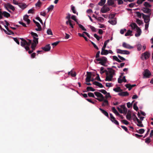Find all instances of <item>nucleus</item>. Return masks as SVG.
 <instances>
[{"label":"nucleus","mask_w":153,"mask_h":153,"mask_svg":"<svg viewBox=\"0 0 153 153\" xmlns=\"http://www.w3.org/2000/svg\"><path fill=\"white\" fill-rule=\"evenodd\" d=\"M110 120L112 122L114 121H115V118L113 116L112 114H110Z\"/></svg>","instance_id":"nucleus-35"},{"label":"nucleus","mask_w":153,"mask_h":153,"mask_svg":"<svg viewBox=\"0 0 153 153\" xmlns=\"http://www.w3.org/2000/svg\"><path fill=\"white\" fill-rule=\"evenodd\" d=\"M142 10L145 13L151 14V10L146 7H143L142 9Z\"/></svg>","instance_id":"nucleus-14"},{"label":"nucleus","mask_w":153,"mask_h":153,"mask_svg":"<svg viewBox=\"0 0 153 153\" xmlns=\"http://www.w3.org/2000/svg\"><path fill=\"white\" fill-rule=\"evenodd\" d=\"M3 11H1V9H0V20L3 19Z\"/></svg>","instance_id":"nucleus-47"},{"label":"nucleus","mask_w":153,"mask_h":153,"mask_svg":"<svg viewBox=\"0 0 153 153\" xmlns=\"http://www.w3.org/2000/svg\"><path fill=\"white\" fill-rule=\"evenodd\" d=\"M127 119L129 120H130L131 119V112L130 111H128L126 115Z\"/></svg>","instance_id":"nucleus-18"},{"label":"nucleus","mask_w":153,"mask_h":153,"mask_svg":"<svg viewBox=\"0 0 153 153\" xmlns=\"http://www.w3.org/2000/svg\"><path fill=\"white\" fill-rule=\"evenodd\" d=\"M94 36L98 41H99L100 40V39L102 37L99 36L96 33L94 34Z\"/></svg>","instance_id":"nucleus-46"},{"label":"nucleus","mask_w":153,"mask_h":153,"mask_svg":"<svg viewBox=\"0 0 153 153\" xmlns=\"http://www.w3.org/2000/svg\"><path fill=\"white\" fill-rule=\"evenodd\" d=\"M144 5L146 7H151V5L147 2H145L144 3Z\"/></svg>","instance_id":"nucleus-40"},{"label":"nucleus","mask_w":153,"mask_h":153,"mask_svg":"<svg viewBox=\"0 0 153 153\" xmlns=\"http://www.w3.org/2000/svg\"><path fill=\"white\" fill-rule=\"evenodd\" d=\"M107 69L108 71L106 70L100 71V73L102 74L105 73L106 76L105 79V81H112L114 76L115 74V71L111 68H107Z\"/></svg>","instance_id":"nucleus-1"},{"label":"nucleus","mask_w":153,"mask_h":153,"mask_svg":"<svg viewBox=\"0 0 153 153\" xmlns=\"http://www.w3.org/2000/svg\"><path fill=\"white\" fill-rule=\"evenodd\" d=\"M54 7V6L53 5H51L48 8L47 10H48V12H49L50 11H52Z\"/></svg>","instance_id":"nucleus-36"},{"label":"nucleus","mask_w":153,"mask_h":153,"mask_svg":"<svg viewBox=\"0 0 153 153\" xmlns=\"http://www.w3.org/2000/svg\"><path fill=\"white\" fill-rule=\"evenodd\" d=\"M98 91L101 92L102 94H105L107 93V91L105 90L104 89H101L100 90H98Z\"/></svg>","instance_id":"nucleus-44"},{"label":"nucleus","mask_w":153,"mask_h":153,"mask_svg":"<svg viewBox=\"0 0 153 153\" xmlns=\"http://www.w3.org/2000/svg\"><path fill=\"white\" fill-rule=\"evenodd\" d=\"M126 88L128 89V90L130 91L131 89L132 88L131 87V85L129 84H127L125 85Z\"/></svg>","instance_id":"nucleus-38"},{"label":"nucleus","mask_w":153,"mask_h":153,"mask_svg":"<svg viewBox=\"0 0 153 153\" xmlns=\"http://www.w3.org/2000/svg\"><path fill=\"white\" fill-rule=\"evenodd\" d=\"M108 22L113 25H116L117 23V22L115 20H109L108 21Z\"/></svg>","instance_id":"nucleus-28"},{"label":"nucleus","mask_w":153,"mask_h":153,"mask_svg":"<svg viewBox=\"0 0 153 153\" xmlns=\"http://www.w3.org/2000/svg\"><path fill=\"white\" fill-rule=\"evenodd\" d=\"M31 34L33 36V37H38V35L36 33H34L33 32H31Z\"/></svg>","instance_id":"nucleus-51"},{"label":"nucleus","mask_w":153,"mask_h":153,"mask_svg":"<svg viewBox=\"0 0 153 153\" xmlns=\"http://www.w3.org/2000/svg\"><path fill=\"white\" fill-rule=\"evenodd\" d=\"M93 84L101 88H102L103 87V85L101 83L97 81L94 82Z\"/></svg>","instance_id":"nucleus-21"},{"label":"nucleus","mask_w":153,"mask_h":153,"mask_svg":"<svg viewBox=\"0 0 153 153\" xmlns=\"http://www.w3.org/2000/svg\"><path fill=\"white\" fill-rule=\"evenodd\" d=\"M110 9L108 7H106V4L104 5L101 9V11L102 13H105L109 11Z\"/></svg>","instance_id":"nucleus-10"},{"label":"nucleus","mask_w":153,"mask_h":153,"mask_svg":"<svg viewBox=\"0 0 153 153\" xmlns=\"http://www.w3.org/2000/svg\"><path fill=\"white\" fill-rule=\"evenodd\" d=\"M94 94L97 97H100V99H99L98 98H95L98 100L100 102L104 101L106 103V104H108V101L106 100L105 99L104 97L103 96L102 94H101V93L98 92H94Z\"/></svg>","instance_id":"nucleus-2"},{"label":"nucleus","mask_w":153,"mask_h":153,"mask_svg":"<svg viewBox=\"0 0 153 153\" xmlns=\"http://www.w3.org/2000/svg\"><path fill=\"white\" fill-rule=\"evenodd\" d=\"M112 111L117 116H120V115L119 114V113L117 111L115 107H112Z\"/></svg>","instance_id":"nucleus-24"},{"label":"nucleus","mask_w":153,"mask_h":153,"mask_svg":"<svg viewBox=\"0 0 153 153\" xmlns=\"http://www.w3.org/2000/svg\"><path fill=\"white\" fill-rule=\"evenodd\" d=\"M14 4H15L18 5L20 7V8L23 10L25 9L27 7V5H26V4L24 3H14Z\"/></svg>","instance_id":"nucleus-11"},{"label":"nucleus","mask_w":153,"mask_h":153,"mask_svg":"<svg viewBox=\"0 0 153 153\" xmlns=\"http://www.w3.org/2000/svg\"><path fill=\"white\" fill-rule=\"evenodd\" d=\"M99 109L101 111L102 113L105 116L107 117H109V115L108 113L105 110L102 109L101 108H100Z\"/></svg>","instance_id":"nucleus-17"},{"label":"nucleus","mask_w":153,"mask_h":153,"mask_svg":"<svg viewBox=\"0 0 153 153\" xmlns=\"http://www.w3.org/2000/svg\"><path fill=\"white\" fill-rule=\"evenodd\" d=\"M133 102H134V101L132 102V103H130V102H128L127 103V107L128 108H130L132 106V103Z\"/></svg>","instance_id":"nucleus-45"},{"label":"nucleus","mask_w":153,"mask_h":153,"mask_svg":"<svg viewBox=\"0 0 153 153\" xmlns=\"http://www.w3.org/2000/svg\"><path fill=\"white\" fill-rule=\"evenodd\" d=\"M88 95L90 97H92L93 98H95V96L94 94L91 92H88Z\"/></svg>","instance_id":"nucleus-41"},{"label":"nucleus","mask_w":153,"mask_h":153,"mask_svg":"<svg viewBox=\"0 0 153 153\" xmlns=\"http://www.w3.org/2000/svg\"><path fill=\"white\" fill-rule=\"evenodd\" d=\"M71 71L72 72L71 73V75L72 77H74L76 76V73L73 70H71Z\"/></svg>","instance_id":"nucleus-39"},{"label":"nucleus","mask_w":153,"mask_h":153,"mask_svg":"<svg viewBox=\"0 0 153 153\" xmlns=\"http://www.w3.org/2000/svg\"><path fill=\"white\" fill-rule=\"evenodd\" d=\"M113 90L116 92H122V90L121 89L120 87H117V88H114Z\"/></svg>","instance_id":"nucleus-26"},{"label":"nucleus","mask_w":153,"mask_h":153,"mask_svg":"<svg viewBox=\"0 0 153 153\" xmlns=\"http://www.w3.org/2000/svg\"><path fill=\"white\" fill-rule=\"evenodd\" d=\"M132 33V31L130 30H127V33H125V36H132L131 34Z\"/></svg>","instance_id":"nucleus-29"},{"label":"nucleus","mask_w":153,"mask_h":153,"mask_svg":"<svg viewBox=\"0 0 153 153\" xmlns=\"http://www.w3.org/2000/svg\"><path fill=\"white\" fill-rule=\"evenodd\" d=\"M137 33H136L135 35L136 37L139 36L141 34V30L139 27H137Z\"/></svg>","instance_id":"nucleus-22"},{"label":"nucleus","mask_w":153,"mask_h":153,"mask_svg":"<svg viewBox=\"0 0 153 153\" xmlns=\"http://www.w3.org/2000/svg\"><path fill=\"white\" fill-rule=\"evenodd\" d=\"M123 54H125L128 55L130 54V52L128 51L123 50Z\"/></svg>","instance_id":"nucleus-54"},{"label":"nucleus","mask_w":153,"mask_h":153,"mask_svg":"<svg viewBox=\"0 0 153 153\" xmlns=\"http://www.w3.org/2000/svg\"><path fill=\"white\" fill-rule=\"evenodd\" d=\"M36 19L39 20L41 24H43V22H42V20L39 17H37Z\"/></svg>","instance_id":"nucleus-60"},{"label":"nucleus","mask_w":153,"mask_h":153,"mask_svg":"<svg viewBox=\"0 0 153 153\" xmlns=\"http://www.w3.org/2000/svg\"><path fill=\"white\" fill-rule=\"evenodd\" d=\"M144 77L149 78L151 75V73L148 69H145L143 73Z\"/></svg>","instance_id":"nucleus-6"},{"label":"nucleus","mask_w":153,"mask_h":153,"mask_svg":"<svg viewBox=\"0 0 153 153\" xmlns=\"http://www.w3.org/2000/svg\"><path fill=\"white\" fill-rule=\"evenodd\" d=\"M151 141V140L150 137H147L145 139V142L147 144L149 143Z\"/></svg>","instance_id":"nucleus-37"},{"label":"nucleus","mask_w":153,"mask_h":153,"mask_svg":"<svg viewBox=\"0 0 153 153\" xmlns=\"http://www.w3.org/2000/svg\"><path fill=\"white\" fill-rule=\"evenodd\" d=\"M13 39L19 45V42L18 41V39L16 38H13Z\"/></svg>","instance_id":"nucleus-58"},{"label":"nucleus","mask_w":153,"mask_h":153,"mask_svg":"<svg viewBox=\"0 0 153 153\" xmlns=\"http://www.w3.org/2000/svg\"><path fill=\"white\" fill-rule=\"evenodd\" d=\"M110 41L109 39L107 40L105 42L104 45L102 47V48H105L107 43L109 42Z\"/></svg>","instance_id":"nucleus-34"},{"label":"nucleus","mask_w":153,"mask_h":153,"mask_svg":"<svg viewBox=\"0 0 153 153\" xmlns=\"http://www.w3.org/2000/svg\"><path fill=\"white\" fill-rule=\"evenodd\" d=\"M118 95L121 96H127L129 95L127 91L125 92H121L119 93Z\"/></svg>","instance_id":"nucleus-15"},{"label":"nucleus","mask_w":153,"mask_h":153,"mask_svg":"<svg viewBox=\"0 0 153 153\" xmlns=\"http://www.w3.org/2000/svg\"><path fill=\"white\" fill-rule=\"evenodd\" d=\"M108 54V51L105 50V48H102L101 54L102 55H107Z\"/></svg>","instance_id":"nucleus-16"},{"label":"nucleus","mask_w":153,"mask_h":153,"mask_svg":"<svg viewBox=\"0 0 153 153\" xmlns=\"http://www.w3.org/2000/svg\"><path fill=\"white\" fill-rule=\"evenodd\" d=\"M122 78V76H120V77L118 79V82L119 83H121L123 82V80L121 79Z\"/></svg>","instance_id":"nucleus-50"},{"label":"nucleus","mask_w":153,"mask_h":153,"mask_svg":"<svg viewBox=\"0 0 153 153\" xmlns=\"http://www.w3.org/2000/svg\"><path fill=\"white\" fill-rule=\"evenodd\" d=\"M71 18L72 19H73L74 20V21L76 22H77V19L76 18V17L74 15H73L71 16Z\"/></svg>","instance_id":"nucleus-61"},{"label":"nucleus","mask_w":153,"mask_h":153,"mask_svg":"<svg viewBox=\"0 0 153 153\" xmlns=\"http://www.w3.org/2000/svg\"><path fill=\"white\" fill-rule=\"evenodd\" d=\"M122 46L123 47L125 48L129 49H132L133 48V47L131 46L129 44H128L125 42L123 43Z\"/></svg>","instance_id":"nucleus-13"},{"label":"nucleus","mask_w":153,"mask_h":153,"mask_svg":"<svg viewBox=\"0 0 153 153\" xmlns=\"http://www.w3.org/2000/svg\"><path fill=\"white\" fill-rule=\"evenodd\" d=\"M136 13L137 15V16L139 18H140L141 17L142 14L139 12H137Z\"/></svg>","instance_id":"nucleus-57"},{"label":"nucleus","mask_w":153,"mask_h":153,"mask_svg":"<svg viewBox=\"0 0 153 153\" xmlns=\"http://www.w3.org/2000/svg\"><path fill=\"white\" fill-rule=\"evenodd\" d=\"M86 89L87 90V91H94L95 90L93 88L91 87H87Z\"/></svg>","instance_id":"nucleus-30"},{"label":"nucleus","mask_w":153,"mask_h":153,"mask_svg":"<svg viewBox=\"0 0 153 153\" xmlns=\"http://www.w3.org/2000/svg\"><path fill=\"white\" fill-rule=\"evenodd\" d=\"M115 0H108L107 3L109 6H113L114 4Z\"/></svg>","instance_id":"nucleus-20"},{"label":"nucleus","mask_w":153,"mask_h":153,"mask_svg":"<svg viewBox=\"0 0 153 153\" xmlns=\"http://www.w3.org/2000/svg\"><path fill=\"white\" fill-rule=\"evenodd\" d=\"M3 17L7 18H8L10 16V13L5 11H3Z\"/></svg>","instance_id":"nucleus-23"},{"label":"nucleus","mask_w":153,"mask_h":153,"mask_svg":"<svg viewBox=\"0 0 153 153\" xmlns=\"http://www.w3.org/2000/svg\"><path fill=\"white\" fill-rule=\"evenodd\" d=\"M142 48V45L140 44H139L137 45V49L138 51H140Z\"/></svg>","instance_id":"nucleus-49"},{"label":"nucleus","mask_w":153,"mask_h":153,"mask_svg":"<svg viewBox=\"0 0 153 153\" xmlns=\"http://www.w3.org/2000/svg\"><path fill=\"white\" fill-rule=\"evenodd\" d=\"M92 74L91 72H87V76L85 79V81L87 82H89L91 80V77Z\"/></svg>","instance_id":"nucleus-7"},{"label":"nucleus","mask_w":153,"mask_h":153,"mask_svg":"<svg viewBox=\"0 0 153 153\" xmlns=\"http://www.w3.org/2000/svg\"><path fill=\"white\" fill-rule=\"evenodd\" d=\"M90 27L92 31L94 32H96V28L90 25Z\"/></svg>","instance_id":"nucleus-48"},{"label":"nucleus","mask_w":153,"mask_h":153,"mask_svg":"<svg viewBox=\"0 0 153 153\" xmlns=\"http://www.w3.org/2000/svg\"><path fill=\"white\" fill-rule=\"evenodd\" d=\"M106 1V0H100L98 3V5L100 6H102L104 4Z\"/></svg>","instance_id":"nucleus-27"},{"label":"nucleus","mask_w":153,"mask_h":153,"mask_svg":"<svg viewBox=\"0 0 153 153\" xmlns=\"http://www.w3.org/2000/svg\"><path fill=\"white\" fill-rule=\"evenodd\" d=\"M77 24L79 27L81 28L82 30L84 31H86V29H85L84 27L81 25L79 24L78 22H77Z\"/></svg>","instance_id":"nucleus-31"},{"label":"nucleus","mask_w":153,"mask_h":153,"mask_svg":"<svg viewBox=\"0 0 153 153\" xmlns=\"http://www.w3.org/2000/svg\"><path fill=\"white\" fill-rule=\"evenodd\" d=\"M117 53H121V54H122L123 53V50H121L120 49H117Z\"/></svg>","instance_id":"nucleus-53"},{"label":"nucleus","mask_w":153,"mask_h":153,"mask_svg":"<svg viewBox=\"0 0 153 153\" xmlns=\"http://www.w3.org/2000/svg\"><path fill=\"white\" fill-rule=\"evenodd\" d=\"M145 131V130L144 129L142 128L139 130L137 131V132L140 134H143L144 133Z\"/></svg>","instance_id":"nucleus-33"},{"label":"nucleus","mask_w":153,"mask_h":153,"mask_svg":"<svg viewBox=\"0 0 153 153\" xmlns=\"http://www.w3.org/2000/svg\"><path fill=\"white\" fill-rule=\"evenodd\" d=\"M51 48V47L49 44L47 45L44 47L42 48V49L46 52L49 51L50 50Z\"/></svg>","instance_id":"nucleus-12"},{"label":"nucleus","mask_w":153,"mask_h":153,"mask_svg":"<svg viewBox=\"0 0 153 153\" xmlns=\"http://www.w3.org/2000/svg\"><path fill=\"white\" fill-rule=\"evenodd\" d=\"M121 127L126 132H128V129L127 128L124 126H121Z\"/></svg>","instance_id":"nucleus-64"},{"label":"nucleus","mask_w":153,"mask_h":153,"mask_svg":"<svg viewBox=\"0 0 153 153\" xmlns=\"http://www.w3.org/2000/svg\"><path fill=\"white\" fill-rule=\"evenodd\" d=\"M4 6L5 8L10 13L11 12V11L9 9V8L11 9L13 11L15 10L14 7L9 3L5 4Z\"/></svg>","instance_id":"nucleus-5"},{"label":"nucleus","mask_w":153,"mask_h":153,"mask_svg":"<svg viewBox=\"0 0 153 153\" xmlns=\"http://www.w3.org/2000/svg\"><path fill=\"white\" fill-rule=\"evenodd\" d=\"M123 123L126 125H128L129 124V122L126 120H123L122 121Z\"/></svg>","instance_id":"nucleus-63"},{"label":"nucleus","mask_w":153,"mask_h":153,"mask_svg":"<svg viewBox=\"0 0 153 153\" xmlns=\"http://www.w3.org/2000/svg\"><path fill=\"white\" fill-rule=\"evenodd\" d=\"M71 9L73 12L75 14H76L77 15H78V13H76V12L75 9V7L74 6H73L72 5L71 6Z\"/></svg>","instance_id":"nucleus-32"},{"label":"nucleus","mask_w":153,"mask_h":153,"mask_svg":"<svg viewBox=\"0 0 153 153\" xmlns=\"http://www.w3.org/2000/svg\"><path fill=\"white\" fill-rule=\"evenodd\" d=\"M34 9H30L28 11V13H32L33 14L34 13Z\"/></svg>","instance_id":"nucleus-55"},{"label":"nucleus","mask_w":153,"mask_h":153,"mask_svg":"<svg viewBox=\"0 0 153 153\" xmlns=\"http://www.w3.org/2000/svg\"><path fill=\"white\" fill-rule=\"evenodd\" d=\"M106 94V95L105 96V97L106 99H107L108 98H109V97H110V98L111 97V96H110V94L109 93L107 92V93L106 94Z\"/></svg>","instance_id":"nucleus-56"},{"label":"nucleus","mask_w":153,"mask_h":153,"mask_svg":"<svg viewBox=\"0 0 153 153\" xmlns=\"http://www.w3.org/2000/svg\"><path fill=\"white\" fill-rule=\"evenodd\" d=\"M20 39L22 40L21 42V45L22 47H24L25 45L30 46L31 44H32V40L30 39H27L28 42H27L25 39L23 38H20Z\"/></svg>","instance_id":"nucleus-4"},{"label":"nucleus","mask_w":153,"mask_h":153,"mask_svg":"<svg viewBox=\"0 0 153 153\" xmlns=\"http://www.w3.org/2000/svg\"><path fill=\"white\" fill-rule=\"evenodd\" d=\"M136 22L139 25H141L142 23V22L138 19H137L136 20Z\"/></svg>","instance_id":"nucleus-52"},{"label":"nucleus","mask_w":153,"mask_h":153,"mask_svg":"<svg viewBox=\"0 0 153 153\" xmlns=\"http://www.w3.org/2000/svg\"><path fill=\"white\" fill-rule=\"evenodd\" d=\"M149 17H147V18H144V22L145 23H147L149 22Z\"/></svg>","instance_id":"nucleus-59"},{"label":"nucleus","mask_w":153,"mask_h":153,"mask_svg":"<svg viewBox=\"0 0 153 153\" xmlns=\"http://www.w3.org/2000/svg\"><path fill=\"white\" fill-rule=\"evenodd\" d=\"M41 4V2L39 0L36 4V6L38 7H40Z\"/></svg>","instance_id":"nucleus-62"},{"label":"nucleus","mask_w":153,"mask_h":153,"mask_svg":"<svg viewBox=\"0 0 153 153\" xmlns=\"http://www.w3.org/2000/svg\"><path fill=\"white\" fill-rule=\"evenodd\" d=\"M96 61H99L98 64H101L102 65L105 66H107V65H106L105 64L106 63V62L107 61V59L105 57L103 56L95 59L94 60V62L95 63L97 64Z\"/></svg>","instance_id":"nucleus-3"},{"label":"nucleus","mask_w":153,"mask_h":153,"mask_svg":"<svg viewBox=\"0 0 153 153\" xmlns=\"http://www.w3.org/2000/svg\"><path fill=\"white\" fill-rule=\"evenodd\" d=\"M33 42L32 44V48H33L34 47H35L36 45H37L38 43V38H36L35 37H33Z\"/></svg>","instance_id":"nucleus-9"},{"label":"nucleus","mask_w":153,"mask_h":153,"mask_svg":"<svg viewBox=\"0 0 153 153\" xmlns=\"http://www.w3.org/2000/svg\"><path fill=\"white\" fill-rule=\"evenodd\" d=\"M29 16L27 15H26L24 16L23 19L25 21L27 22V23L29 24L30 22V20L28 19Z\"/></svg>","instance_id":"nucleus-19"},{"label":"nucleus","mask_w":153,"mask_h":153,"mask_svg":"<svg viewBox=\"0 0 153 153\" xmlns=\"http://www.w3.org/2000/svg\"><path fill=\"white\" fill-rule=\"evenodd\" d=\"M130 26L131 27L132 29H135L136 28V29H137V27H139L137 26V25L135 23H133L132 24H131L130 25Z\"/></svg>","instance_id":"nucleus-25"},{"label":"nucleus","mask_w":153,"mask_h":153,"mask_svg":"<svg viewBox=\"0 0 153 153\" xmlns=\"http://www.w3.org/2000/svg\"><path fill=\"white\" fill-rule=\"evenodd\" d=\"M150 56V53L149 52L146 51L142 55L141 58L142 60H143V57H144L145 59H147Z\"/></svg>","instance_id":"nucleus-8"},{"label":"nucleus","mask_w":153,"mask_h":153,"mask_svg":"<svg viewBox=\"0 0 153 153\" xmlns=\"http://www.w3.org/2000/svg\"><path fill=\"white\" fill-rule=\"evenodd\" d=\"M47 33L48 35H53L52 30L51 29H48L47 30Z\"/></svg>","instance_id":"nucleus-42"},{"label":"nucleus","mask_w":153,"mask_h":153,"mask_svg":"<svg viewBox=\"0 0 153 153\" xmlns=\"http://www.w3.org/2000/svg\"><path fill=\"white\" fill-rule=\"evenodd\" d=\"M133 108L136 111H137L138 109V108L137 105L136 103H134L133 105Z\"/></svg>","instance_id":"nucleus-43"}]
</instances>
